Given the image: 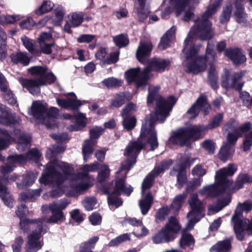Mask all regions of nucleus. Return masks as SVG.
<instances>
[{"label": "nucleus", "mask_w": 252, "mask_h": 252, "mask_svg": "<svg viewBox=\"0 0 252 252\" xmlns=\"http://www.w3.org/2000/svg\"><path fill=\"white\" fill-rule=\"evenodd\" d=\"M44 231L41 224L38 225V227L28 235L25 244V250L26 252H37L41 249L43 242L41 239Z\"/></svg>", "instance_id": "nucleus-15"}, {"label": "nucleus", "mask_w": 252, "mask_h": 252, "mask_svg": "<svg viewBox=\"0 0 252 252\" xmlns=\"http://www.w3.org/2000/svg\"><path fill=\"white\" fill-rule=\"evenodd\" d=\"M47 104L42 101L33 102L29 113L38 123H43L48 128H54L56 126L55 119L59 116V110L52 107L46 109Z\"/></svg>", "instance_id": "nucleus-6"}, {"label": "nucleus", "mask_w": 252, "mask_h": 252, "mask_svg": "<svg viewBox=\"0 0 252 252\" xmlns=\"http://www.w3.org/2000/svg\"><path fill=\"white\" fill-rule=\"evenodd\" d=\"M46 68L40 65L34 66L28 69V71L32 75L39 77V79H42L45 74Z\"/></svg>", "instance_id": "nucleus-45"}, {"label": "nucleus", "mask_w": 252, "mask_h": 252, "mask_svg": "<svg viewBox=\"0 0 252 252\" xmlns=\"http://www.w3.org/2000/svg\"><path fill=\"white\" fill-rule=\"evenodd\" d=\"M53 5V3L50 1H44L39 7L34 10V13L37 16L42 15L50 12L52 9Z\"/></svg>", "instance_id": "nucleus-36"}, {"label": "nucleus", "mask_w": 252, "mask_h": 252, "mask_svg": "<svg viewBox=\"0 0 252 252\" xmlns=\"http://www.w3.org/2000/svg\"><path fill=\"white\" fill-rule=\"evenodd\" d=\"M195 160V158H188L182 159V162L184 163V165H177L174 169L172 171V174H174V171H177V182L179 185L181 186L182 185L184 181L186 179V177L185 175L184 169L187 166H189L191 163H192Z\"/></svg>", "instance_id": "nucleus-28"}, {"label": "nucleus", "mask_w": 252, "mask_h": 252, "mask_svg": "<svg viewBox=\"0 0 252 252\" xmlns=\"http://www.w3.org/2000/svg\"><path fill=\"white\" fill-rule=\"evenodd\" d=\"M67 203L63 201L54 202L49 206V208L52 212V215L47 221L49 223H57L64 220V215L62 210L64 209Z\"/></svg>", "instance_id": "nucleus-19"}, {"label": "nucleus", "mask_w": 252, "mask_h": 252, "mask_svg": "<svg viewBox=\"0 0 252 252\" xmlns=\"http://www.w3.org/2000/svg\"><path fill=\"white\" fill-rule=\"evenodd\" d=\"M100 171L98 173L97 179L99 182H103L110 175V169L108 165L102 164L100 167Z\"/></svg>", "instance_id": "nucleus-46"}, {"label": "nucleus", "mask_w": 252, "mask_h": 252, "mask_svg": "<svg viewBox=\"0 0 252 252\" xmlns=\"http://www.w3.org/2000/svg\"><path fill=\"white\" fill-rule=\"evenodd\" d=\"M252 146V131L246 136L243 142V150L245 152L250 150Z\"/></svg>", "instance_id": "nucleus-60"}, {"label": "nucleus", "mask_w": 252, "mask_h": 252, "mask_svg": "<svg viewBox=\"0 0 252 252\" xmlns=\"http://www.w3.org/2000/svg\"><path fill=\"white\" fill-rule=\"evenodd\" d=\"M166 68V64H148L143 69L135 68L126 71V78L129 83L134 82L137 88H145L154 72H163Z\"/></svg>", "instance_id": "nucleus-3"}, {"label": "nucleus", "mask_w": 252, "mask_h": 252, "mask_svg": "<svg viewBox=\"0 0 252 252\" xmlns=\"http://www.w3.org/2000/svg\"><path fill=\"white\" fill-rule=\"evenodd\" d=\"M63 118L74 122V125H71L67 128L68 130L71 131L80 130L85 127L86 125L87 119L84 114L82 113H78L75 116L65 114L63 115Z\"/></svg>", "instance_id": "nucleus-20"}, {"label": "nucleus", "mask_w": 252, "mask_h": 252, "mask_svg": "<svg viewBox=\"0 0 252 252\" xmlns=\"http://www.w3.org/2000/svg\"><path fill=\"white\" fill-rule=\"evenodd\" d=\"M181 227L178 220L175 217H170L164 227L153 237V242L155 244H160L173 241L176 237Z\"/></svg>", "instance_id": "nucleus-10"}, {"label": "nucleus", "mask_w": 252, "mask_h": 252, "mask_svg": "<svg viewBox=\"0 0 252 252\" xmlns=\"http://www.w3.org/2000/svg\"><path fill=\"white\" fill-rule=\"evenodd\" d=\"M229 132L226 136L227 142L221 147L220 153L219 158L221 160L226 161L229 159L234 153V145L237 141L241 134H238V129H235L231 125H228Z\"/></svg>", "instance_id": "nucleus-12"}, {"label": "nucleus", "mask_w": 252, "mask_h": 252, "mask_svg": "<svg viewBox=\"0 0 252 252\" xmlns=\"http://www.w3.org/2000/svg\"><path fill=\"white\" fill-rule=\"evenodd\" d=\"M225 56L233 63H245L247 61L244 51L242 48L237 47L227 48L225 50Z\"/></svg>", "instance_id": "nucleus-21"}, {"label": "nucleus", "mask_w": 252, "mask_h": 252, "mask_svg": "<svg viewBox=\"0 0 252 252\" xmlns=\"http://www.w3.org/2000/svg\"><path fill=\"white\" fill-rule=\"evenodd\" d=\"M171 163V161L162 162L159 166L155 168L144 179L142 184V197L139 202L141 213L143 215L148 213L153 203V197L148 191V189L152 185L154 177L158 176L164 170L167 169Z\"/></svg>", "instance_id": "nucleus-5"}, {"label": "nucleus", "mask_w": 252, "mask_h": 252, "mask_svg": "<svg viewBox=\"0 0 252 252\" xmlns=\"http://www.w3.org/2000/svg\"><path fill=\"white\" fill-rule=\"evenodd\" d=\"M132 190V188L130 186L125 187L124 179L120 178L116 180L113 192L109 194L108 197L109 206L111 208L113 207L117 208L122 204V200L117 197H115L114 194L120 195L121 193H125L129 195Z\"/></svg>", "instance_id": "nucleus-16"}, {"label": "nucleus", "mask_w": 252, "mask_h": 252, "mask_svg": "<svg viewBox=\"0 0 252 252\" xmlns=\"http://www.w3.org/2000/svg\"><path fill=\"white\" fill-rule=\"evenodd\" d=\"M153 46L151 42H140L136 52V57L140 63H170L169 59H160L157 57L152 58L148 62V60L151 55Z\"/></svg>", "instance_id": "nucleus-14"}, {"label": "nucleus", "mask_w": 252, "mask_h": 252, "mask_svg": "<svg viewBox=\"0 0 252 252\" xmlns=\"http://www.w3.org/2000/svg\"><path fill=\"white\" fill-rule=\"evenodd\" d=\"M84 20V15L82 13H73L68 21H66L64 26V30L67 33L71 34L72 31L71 28H76L80 26Z\"/></svg>", "instance_id": "nucleus-26"}, {"label": "nucleus", "mask_w": 252, "mask_h": 252, "mask_svg": "<svg viewBox=\"0 0 252 252\" xmlns=\"http://www.w3.org/2000/svg\"><path fill=\"white\" fill-rule=\"evenodd\" d=\"M123 126L126 130H131L133 128L136 123V120L133 116H125L122 117Z\"/></svg>", "instance_id": "nucleus-44"}, {"label": "nucleus", "mask_w": 252, "mask_h": 252, "mask_svg": "<svg viewBox=\"0 0 252 252\" xmlns=\"http://www.w3.org/2000/svg\"><path fill=\"white\" fill-rule=\"evenodd\" d=\"M189 204L191 210L189 212V216L195 215L197 217H203L204 215V209L202 202L197 198L196 194H192L189 199Z\"/></svg>", "instance_id": "nucleus-24"}, {"label": "nucleus", "mask_w": 252, "mask_h": 252, "mask_svg": "<svg viewBox=\"0 0 252 252\" xmlns=\"http://www.w3.org/2000/svg\"><path fill=\"white\" fill-rule=\"evenodd\" d=\"M31 141V137L22 133L18 140V149L22 150L25 147L29 146Z\"/></svg>", "instance_id": "nucleus-47"}, {"label": "nucleus", "mask_w": 252, "mask_h": 252, "mask_svg": "<svg viewBox=\"0 0 252 252\" xmlns=\"http://www.w3.org/2000/svg\"><path fill=\"white\" fill-rule=\"evenodd\" d=\"M217 5L213 4L201 16L194 20L195 24L191 27V32L202 40H209L214 36L212 23L208 19L216 12Z\"/></svg>", "instance_id": "nucleus-7"}, {"label": "nucleus", "mask_w": 252, "mask_h": 252, "mask_svg": "<svg viewBox=\"0 0 252 252\" xmlns=\"http://www.w3.org/2000/svg\"><path fill=\"white\" fill-rule=\"evenodd\" d=\"M56 101L59 106L70 110H76L82 105L73 93H68L66 99L57 98Z\"/></svg>", "instance_id": "nucleus-22"}, {"label": "nucleus", "mask_w": 252, "mask_h": 252, "mask_svg": "<svg viewBox=\"0 0 252 252\" xmlns=\"http://www.w3.org/2000/svg\"><path fill=\"white\" fill-rule=\"evenodd\" d=\"M231 247L230 243L228 240L220 242L212 247L211 251L216 252H225L228 251Z\"/></svg>", "instance_id": "nucleus-40"}, {"label": "nucleus", "mask_w": 252, "mask_h": 252, "mask_svg": "<svg viewBox=\"0 0 252 252\" xmlns=\"http://www.w3.org/2000/svg\"><path fill=\"white\" fill-rule=\"evenodd\" d=\"M252 209V204L245 203L238 205L236 209L235 213L232 218V220L234 222V229L237 238L242 240L244 238V233L245 230L249 233L252 234V221L246 219L241 220L240 216L243 211L248 212Z\"/></svg>", "instance_id": "nucleus-9"}, {"label": "nucleus", "mask_w": 252, "mask_h": 252, "mask_svg": "<svg viewBox=\"0 0 252 252\" xmlns=\"http://www.w3.org/2000/svg\"><path fill=\"white\" fill-rule=\"evenodd\" d=\"M98 168L97 162L83 165L80 167L82 173H73V168L68 163L59 160L49 162L39 179L42 184L47 185L56 182L57 187L50 193L53 197L60 196L64 192L67 196H74L82 193L92 184L84 181L90 178L88 173L94 172Z\"/></svg>", "instance_id": "nucleus-2"}, {"label": "nucleus", "mask_w": 252, "mask_h": 252, "mask_svg": "<svg viewBox=\"0 0 252 252\" xmlns=\"http://www.w3.org/2000/svg\"><path fill=\"white\" fill-rule=\"evenodd\" d=\"M130 240V234L129 233L123 234L113 239L108 244L109 247H114L119 246L122 243Z\"/></svg>", "instance_id": "nucleus-37"}, {"label": "nucleus", "mask_w": 252, "mask_h": 252, "mask_svg": "<svg viewBox=\"0 0 252 252\" xmlns=\"http://www.w3.org/2000/svg\"><path fill=\"white\" fill-rule=\"evenodd\" d=\"M231 125L233 126L235 129H238V134H241V136L242 135L248 131L251 127L252 124L250 123H247L242 125L241 126H238L237 123L234 120H231L228 123V125Z\"/></svg>", "instance_id": "nucleus-42"}, {"label": "nucleus", "mask_w": 252, "mask_h": 252, "mask_svg": "<svg viewBox=\"0 0 252 252\" xmlns=\"http://www.w3.org/2000/svg\"><path fill=\"white\" fill-rule=\"evenodd\" d=\"M23 45L25 48L31 53H33L35 52L34 45L32 42V40L30 38L25 37L24 39H22Z\"/></svg>", "instance_id": "nucleus-64"}, {"label": "nucleus", "mask_w": 252, "mask_h": 252, "mask_svg": "<svg viewBox=\"0 0 252 252\" xmlns=\"http://www.w3.org/2000/svg\"><path fill=\"white\" fill-rule=\"evenodd\" d=\"M149 11L145 9V7H139L137 8V14L140 22H143L148 17Z\"/></svg>", "instance_id": "nucleus-56"}, {"label": "nucleus", "mask_w": 252, "mask_h": 252, "mask_svg": "<svg viewBox=\"0 0 252 252\" xmlns=\"http://www.w3.org/2000/svg\"><path fill=\"white\" fill-rule=\"evenodd\" d=\"M187 197L186 193H182L176 196L173 199L171 207L176 210H179L184 203Z\"/></svg>", "instance_id": "nucleus-43"}, {"label": "nucleus", "mask_w": 252, "mask_h": 252, "mask_svg": "<svg viewBox=\"0 0 252 252\" xmlns=\"http://www.w3.org/2000/svg\"><path fill=\"white\" fill-rule=\"evenodd\" d=\"M160 89L158 86H150L147 96V104L151 105L154 101H156L157 107L155 113L147 117L145 122L143 124L141 131L137 141L131 142L126 147L124 154L126 160L124 162L117 173H122L125 177L127 171L136 162V158L142 148L147 143L150 145L151 149L154 150L158 146L157 132L154 126L156 121L160 123L164 122L168 116L169 112L176 102V99L173 96L169 97L164 100L160 96L158 92Z\"/></svg>", "instance_id": "nucleus-1"}, {"label": "nucleus", "mask_w": 252, "mask_h": 252, "mask_svg": "<svg viewBox=\"0 0 252 252\" xmlns=\"http://www.w3.org/2000/svg\"><path fill=\"white\" fill-rule=\"evenodd\" d=\"M102 83L107 88H115L121 86L123 81L120 79L110 77L104 80Z\"/></svg>", "instance_id": "nucleus-48"}, {"label": "nucleus", "mask_w": 252, "mask_h": 252, "mask_svg": "<svg viewBox=\"0 0 252 252\" xmlns=\"http://www.w3.org/2000/svg\"><path fill=\"white\" fill-rule=\"evenodd\" d=\"M209 129L207 126L195 125L188 128H181L174 132L169 139V142L184 146L189 143V140L199 139L203 136L204 132Z\"/></svg>", "instance_id": "nucleus-8"}, {"label": "nucleus", "mask_w": 252, "mask_h": 252, "mask_svg": "<svg viewBox=\"0 0 252 252\" xmlns=\"http://www.w3.org/2000/svg\"><path fill=\"white\" fill-rule=\"evenodd\" d=\"M176 29L173 26L168 30L161 37L158 48L164 50L170 47L172 40L175 37Z\"/></svg>", "instance_id": "nucleus-27"}, {"label": "nucleus", "mask_w": 252, "mask_h": 252, "mask_svg": "<svg viewBox=\"0 0 252 252\" xmlns=\"http://www.w3.org/2000/svg\"><path fill=\"white\" fill-rule=\"evenodd\" d=\"M206 64H186L185 68L186 71L188 72L196 74L199 72L204 71L207 67Z\"/></svg>", "instance_id": "nucleus-41"}, {"label": "nucleus", "mask_w": 252, "mask_h": 252, "mask_svg": "<svg viewBox=\"0 0 252 252\" xmlns=\"http://www.w3.org/2000/svg\"><path fill=\"white\" fill-rule=\"evenodd\" d=\"M131 98L132 96L129 93H120L117 94L112 100L110 106L111 107H119L124 104L125 99L129 100Z\"/></svg>", "instance_id": "nucleus-33"}, {"label": "nucleus", "mask_w": 252, "mask_h": 252, "mask_svg": "<svg viewBox=\"0 0 252 252\" xmlns=\"http://www.w3.org/2000/svg\"><path fill=\"white\" fill-rule=\"evenodd\" d=\"M39 224H41L43 226V222L42 220H30L28 219L21 220L20 222V229L22 230L24 233H26L31 228H35V229H37Z\"/></svg>", "instance_id": "nucleus-30"}, {"label": "nucleus", "mask_w": 252, "mask_h": 252, "mask_svg": "<svg viewBox=\"0 0 252 252\" xmlns=\"http://www.w3.org/2000/svg\"><path fill=\"white\" fill-rule=\"evenodd\" d=\"M202 147L210 154H213L215 149L214 143L210 140H205L201 144Z\"/></svg>", "instance_id": "nucleus-58"}, {"label": "nucleus", "mask_w": 252, "mask_h": 252, "mask_svg": "<svg viewBox=\"0 0 252 252\" xmlns=\"http://www.w3.org/2000/svg\"><path fill=\"white\" fill-rule=\"evenodd\" d=\"M232 12V5L227 3L223 7L222 12L220 16L219 20L221 24H227L230 21Z\"/></svg>", "instance_id": "nucleus-31"}, {"label": "nucleus", "mask_w": 252, "mask_h": 252, "mask_svg": "<svg viewBox=\"0 0 252 252\" xmlns=\"http://www.w3.org/2000/svg\"><path fill=\"white\" fill-rule=\"evenodd\" d=\"M104 129L101 127L96 126L90 130V139L85 140L82 147L84 160L87 161L92 155L94 147L96 144L95 139H97L103 132Z\"/></svg>", "instance_id": "nucleus-17"}, {"label": "nucleus", "mask_w": 252, "mask_h": 252, "mask_svg": "<svg viewBox=\"0 0 252 252\" xmlns=\"http://www.w3.org/2000/svg\"><path fill=\"white\" fill-rule=\"evenodd\" d=\"M170 1L174 3L176 16H179L185 10L190 1L198 2V0H170Z\"/></svg>", "instance_id": "nucleus-34"}, {"label": "nucleus", "mask_w": 252, "mask_h": 252, "mask_svg": "<svg viewBox=\"0 0 252 252\" xmlns=\"http://www.w3.org/2000/svg\"><path fill=\"white\" fill-rule=\"evenodd\" d=\"M35 25V22L31 17H28L21 21L20 27L23 29L30 30Z\"/></svg>", "instance_id": "nucleus-54"}, {"label": "nucleus", "mask_w": 252, "mask_h": 252, "mask_svg": "<svg viewBox=\"0 0 252 252\" xmlns=\"http://www.w3.org/2000/svg\"><path fill=\"white\" fill-rule=\"evenodd\" d=\"M223 116L221 114H219L214 118L212 121L207 126L209 129H213L218 127L222 122Z\"/></svg>", "instance_id": "nucleus-57"}, {"label": "nucleus", "mask_w": 252, "mask_h": 252, "mask_svg": "<svg viewBox=\"0 0 252 252\" xmlns=\"http://www.w3.org/2000/svg\"><path fill=\"white\" fill-rule=\"evenodd\" d=\"M234 5L235 8L234 16L236 21L239 24L245 23L247 21L246 13L242 1L236 0Z\"/></svg>", "instance_id": "nucleus-29"}, {"label": "nucleus", "mask_w": 252, "mask_h": 252, "mask_svg": "<svg viewBox=\"0 0 252 252\" xmlns=\"http://www.w3.org/2000/svg\"><path fill=\"white\" fill-rule=\"evenodd\" d=\"M230 201V199L229 197H228L223 202H219L218 204L216 205L210 206L209 208V213L213 214L218 212L221 210L222 208L228 205Z\"/></svg>", "instance_id": "nucleus-50"}, {"label": "nucleus", "mask_w": 252, "mask_h": 252, "mask_svg": "<svg viewBox=\"0 0 252 252\" xmlns=\"http://www.w3.org/2000/svg\"><path fill=\"white\" fill-rule=\"evenodd\" d=\"M210 109V105L208 103L205 96L201 95L196 102L188 110V113L192 115V117L194 118L198 115L200 111H203L206 114Z\"/></svg>", "instance_id": "nucleus-23"}, {"label": "nucleus", "mask_w": 252, "mask_h": 252, "mask_svg": "<svg viewBox=\"0 0 252 252\" xmlns=\"http://www.w3.org/2000/svg\"><path fill=\"white\" fill-rule=\"evenodd\" d=\"M0 197L3 201L4 204L9 207L13 206V200L8 192L7 188L1 184L0 180Z\"/></svg>", "instance_id": "nucleus-35"}, {"label": "nucleus", "mask_w": 252, "mask_h": 252, "mask_svg": "<svg viewBox=\"0 0 252 252\" xmlns=\"http://www.w3.org/2000/svg\"><path fill=\"white\" fill-rule=\"evenodd\" d=\"M194 243V239L192 236L187 233H183L180 241V246L184 248L185 246H190Z\"/></svg>", "instance_id": "nucleus-49"}, {"label": "nucleus", "mask_w": 252, "mask_h": 252, "mask_svg": "<svg viewBox=\"0 0 252 252\" xmlns=\"http://www.w3.org/2000/svg\"><path fill=\"white\" fill-rule=\"evenodd\" d=\"M55 17L57 20H55V24L57 26H60L62 22L64 15V12L62 9H57L55 11Z\"/></svg>", "instance_id": "nucleus-63"}, {"label": "nucleus", "mask_w": 252, "mask_h": 252, "mask_svg": "<svg viewBox=\"0 0 252 252\" xmlns=\"http://www.w3.org/2000/svg\"><path fill=\"white\" fill-rule=\"evenodd\" d=\"M182 53L184 54L186 61L190 62V63H213L216 58V54L210 47L209 42L204 55H198V50L195 45L191 46Z\"/></svg>", "instance_id": "nucleus-11"}, {"label": "nucleus", "mask_w": 252, "mask_h": 252, "mask_svg": "<svg viewBox=\"0 0 252 252\" xmlns=\"http://www.w3.org/2000/svg\"><path fill=\"white\" fill-rule=\"evenodd\" d=\"M237 170V166L234 164H229L216 173V183L215 184L205 187L200 190L202 194L214 196L219 192L226 190L232 184V182L227 179V177L232 176Z\"/></svg>", "instance_id": "nucleus-4"}, {"label": "nucleus", "mask_w": 252, "mask_h": 252, "mask_svg": "<svg viewBox=\"0 0 252 252\" xmlns=\"http://www.w3.org/2000/svg\"><path fill=\"white\" fill-rule=\"evenodd\" d=\"M113 41L119 48L125 47L129 43V39L127 34L123 33L114 36Z\"/></svg>", "instance_id": "nucleus-39"}, {"label": "nucleus", "mask_w": 252, "mask_h": 252, "mask_svg": "<svg viewBox=\"0 0 252 252\" xmlns=\"http://www.w3.org/2000/svg\"><path fill=\"white\" fill-rule=\"evenodd\" d=\"M242 77V73H234L230 70H226L222 76L221 86L226 89L235 88L239 90L242 87L240 83Z\"/></svg>", "instance_id": "nucleus-18"}, {"label": "nucleus", "mask_w": 252, "mask_h": 252, "mask_svg": "<svg viewBox=\"0 0 252 252\" xmlns=\"http://www.w3.org/2000/svg\"><path fill=\"white\" fill-rule=\"evenodd\" d=\"M209 64L210 65L208 73L209 83L211 87L213 89L216 90L218 87L217 73L215 68L212 65V64Z\"/></svg>", "instance_id": "nucleus-38"}, {"label": "nucleus", "mask_w": 252, "mask_h": 252, "mask_svg": "<svg viewBox=\"0 0 252 252\" xmlns=\"http://www.w3.org/2000/svg\"><path fill=\"white\" fill-rule=\"evenodd\" d=\"M64 150V148L63 146H60L59 145H55L53 147L52 150H48L47 152V157L51 158L54 157L57 153L63 152Z\"/></svg>", "instance_id": "nucleus-61"}, {"label": "nucleus", "mask_w": 252, "mask_h": 252, "mask_svg": "<svg viewBox=\"0 0 252 252\" xmlns=\"http://www.w3.org/2000/svg\"><path fill=\"white\" fill-rule=\"evenodd\" d=\"M24 243V239L21 236L17 237L12 245L13 252H20L23 244Z\"/></svg>", "instance_id": "nucleus-55"}, {"label": "nucleus", "mask_w": 252, "mask_h": 252, "mask_svg": "<svg viewBox=\"0 0 252 252\" xmlns=\"http://www.w3.org/2000/svg\"><path fill=\"white\" fill-rule=\"evenodd\" d=\"M56 79V77L53 73H48L46 72L42 79L37 80L19 78V81L24 88H26L31 94L34 95L39 93L40 86L51 84L54 82Z\"/></svg>", "instance_id": "nucleus-13"}, {"label": "nucleus", "mask_w": 252, "mask_h": 252, "mask_svg": "<svg viewBox=\"0 0 252 252\" xmlns=\"http://www.w3.org/2000/svg\"><path fill=\"white\" fill-rule=\"evenodd\" d=\"M107 55V52L106 48L100 47L96 52L95 56L97 59L99 60L103 63L106 60Z\"/></svg>", "instance_id": "nucleus-59"}, {"label": "nucleus", "mask_w": 252, "mask_h": 252, "mask_svg": "<svg viewBox=\"0 0 252 252\" xmlns=\"http://www.w3.org/2000/svg\"><path fill=\"white\" fill-rule=\"evenodd\" d=\"M10 57L13 63H30L31 60L28 53L21 52L13 53Z\"/></svg>", "instance_id": "nucleus-32"}, {"label": "nucleus", "mask_w": 252, "mask_h": 252, "mask_svg": "<svg viewBox=\"0 0 252 252\" xmlns=\"http://www.w3.org/2000/svg\"><path fill=\"white\" fill-rule=\"evenodd\" d=\"M133 233L137 237H143L148 234L149 230L147 228L143 225L142 223L141 222V224L139 225Z\"/></svg>", "instance_id": "nucleus-62"}, {"label": "nucleus", "mask_w": 252, "mask_h": 252, "mask_svg": "<svg viewBox=\"0 0 252 252\" xmlns=\"http://www.w3.org/2000/svg\"><path fill=\"white\" fill-rule=\"evenodd\" d=\"M3 93V96L4 99L8 102L11 105H14L16 103V100L13 94L10 90H9L7 86L4 90H1Z\"/></svg>", "instance_id": "nucleus-53"}, {"label": "nucleus", "mask_w": 252, "mask_h": 252, "mask_svg": "<svg viewBox=\"0 0 252 252\" xmlns=\"http://www.w3.org/2000/svg\"><path fill=\"white\" fill-rule=\"evenodd\" d=\"M40 156L41 153L39 151L36 149H32L29 152L26 158H25L22 155H15L9 157L8 161L10 163L23 164L28 159H31L36 161Z\"/></svg>", "instance_id": "nucleus-25"}, {"label": "nucleus", "mask_w": 252, "mask_h": 252, "mask_svg": "<svg viewBox=\"0 0 252 252\" xmlns=\"http://www.w3.org/2000/svg\"><path fill=\"white\" fill-rule=\"evenodd\" d=\"M137 110L136 104L132 103H128L122 111V117L130 116L131 114L135 112Z\"/></svg>", "instance_id": "nucleus-51"}, {"label": "nucleus", "mask_w": 252, "mask_h": 252, "mask_svg": "<svg viewBox=\"0 0 252 252\" xmlns=\"http://www.w3.org/2000/svg\"><path fill=\"white\" fill-rule=\"evenodd\" d=\"M83 205L86 210L91 211L96 207L97 201L94 197H87L83 200Z\"/></svg>", "instance_id": "nucleus-52"}]
</instances>
